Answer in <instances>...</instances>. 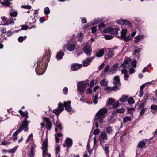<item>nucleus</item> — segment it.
Returning <instances> with one entry per match:
<instances>
[{"instance_id":"57","label":"nucleus","mask_w":157,"mask_h":157,"mask_svg":"<svg viewBox=\"0 0 157 157\" xmlns=\"http://www.w3.org/2000/svg\"><path fill=\"white\" fill-rule=\"evenodd\" d=\"M17 12H14L11 13L10 14V15L11 16L15 17L17 15Z\"/></svg>"},{"instance_id":"26","label":"nucleus","mask_w":157,"mask_h":157,"mask_svg":"<svg viewBox=\"0 0 157 157\" xmlns=\"http://www.w3.org/2000/svg\"><path fill=\"white\" fill-rule=\"evenodd\" d=\"M107 102L109 105H111L114 102V100L112 98H109Z\"/></svg>"},{"instance_id":"34","label":"nucleus","mask_w":157,"mask_h":157,"mask_svg":"<svg viewBox=\"0 0 157 157\" xmlns=\"http://www.w3.org/2000/svg\"><path fill=\"white\" fill-rule=\"evenodd\" d=\"M2 4L7 6H9L10 5V2L8 0H5L4 2L2 3Z\"/></svg>"},{"instance_id":"48","label":"nucleus","mask_w":157,"mask_h":157,"mask_svg":"<svg viewBox=\"0 0 157 157\" xmlns=\"http://www.w3.org/2000/svg\"><path fill=\"white\" fill-rule=\"evenodd\" d=\"M93 133L95 135L99 134L100 133V130L98 129H96L94 130Z\"/></svg>"},{"instance_id":"55","label":"nucleus","mask_w":157,"mask_h":157,"mask_svg":"<svg viewBox=\"0 0 157 157\" xmlns=\"http://www.w3.org/2000/svg\"><path fill=\"white\" fill-rule=\"evenodd\" d=\"M63 92L64 94H67L68 93V89L67 87H65L63 90Z\"/></svg>"},{"instance_id":"58","label":"nucleus","mask_w":157,"mask_h":157,"mask_svg":"<svg viewBox=\"0 0 157 157\" xmlns=\"http://www.w3.org/2000/svg\"><path fill=\"white\" fill-rule=\"evenodd\" d=\"M33 136V135L32 134L30 135L29 136H28L27 139L26 140V143H28L30 140V139H31V138H32Z\"/></svg>"},{"instance_id":"6","label":"nucleus","mask_w":157,"mask_h":157,"mask_svg":"<svg viewBox=\"0 0 157 157\" xmlns=\"http://www.w3.org/2000/svg\"><path fill=\"white\" fill-rule=\"evenodd\" d=\"M44 120L46 122V128L48 130H50L51 128L52 123L49 119L47 117H44Z\"/></svg>"},{"instance_id":"52","label":"nucleus","mask_w":157,"mask_h":157,"mask_svg":"<svg viewBox=\"0 0 157 157\" xmlns=\"http://www.w3.org/2000/svg\"><path fill=\"white\" fill-rule=\"evenodd\" d=\"M1 32L2 33H5L6 31V29L5 28H0Z\"/></svg>"},{"instance_id":"63","label":"nucleus","mask_w":157,"mask_h":157,"mask_svg":"<svg viewBox=\"0 0 157 157\" xmlns=\"http://www.w3.org/2000/svg\"><path fill=\"white\" fill-rule=\"evenodd\" d=\"M91 29L92 30V32L93 33H94L96 31L97 29L96 27L94 26L92 27Z\"/></svg>"},{"instance_id":"40","label":"nucleus","mask_w":157,"mask_h":157,"mask_svg":"<svg viewBox=\"0 0 157 157\" xmlns=\"http://www.w3.org/2000/svg\"><path fill=\"white\" fill-rule=\"evenodd\" d=\"M100 84L102 86H106L107 85V82L105 81V80L103 79L101 81Z\"/></svg>"},{"instance_id":"4","label":"nucleus","mask_w":157,"mask_h":157,"mask_svg":"<svg viewBox=\"0 0 157 157\" xmlns=\"http://www.w3.org/2000/svg\"><path fill=\"white\" fill-rule=\"evenodd\" d=\"M83 51L84 52L86 55L90 56L92 50L90 45L86 44L83 49Z\"/></svg>"},{"instance_id":"50","label":"nucleus","mask_w":157,"mask_h":157,"mask_svg":"<svg viewBox=\"0 0 157 157\" xmlns=\"http://www.w3.org/2000/svg\"><path fill=\"white\" fill-rule=\"evenodd\" d=\"M105 89L106 90H109L110 91H113V87H108L105 88Z\"/></svg>"},{"instance_id":"11","label":"nucleus","mask_w":157,"mask_h":157,"mask_svg":"<svg viewBox=\"0 0 157 157\" xmlns=\"http://www.w3.org/2000/svg\"><path fill=\"white\" fill-rule=\"evenodd\" d=\"M82 67V65L80 64L75 63L73 64L71 66V70L72 71L77 70L80 68Z\"/></svg>"},{"instance_id":"32","label":"nucleus","mask_w":157,"mask_h":157,"mask_svg":"<svg viewBox=\"0 0 157 157\" xmlns=\"http://www.w3.org/2000/svg\"><path fill=\"white\" fill-rule=\"evenodd\" d=\"M44 12L45 14H48L50 13L49 9L48 7H46L44 8Z\"/></svg>"},{"instance_id":"54","label":"nucleus","mask_w":157,"mask_h":157,"mask_svg":"<svg viewBox=\"0 0 157 157\" xmlns=\"http://www.w3.org/2000/svg\"><path fill=\"white\" fill-rule=\"evenodd\" d=\"M135 72V70L133 68H131L129 70L130 74H132Z\"/></svg>"},{"instance_id":"12","label":"nucleus","mask_w":157,"mask_h":157,"mask_svg":"<svg viewBox=\"0 0 157 157\" xmlns=\"http://www.w3.org/2000/svg\"><path fill=\"white\" fill-rule=\"evenodd\" d=\"M113 83L115 85L119 86L121 85L120 78L119 76H116L114 77Z\"/></svg>"},{"instance_id":"31","label":"nucleus","mask_w":157,"mask_h":157,"mask_svg":"<svg viewBox=\"0 0 157 157\" xmlns=\"http://www.w3.org/2000/svg\"><path fill=\"white\" fill-rule=\"evenodd\" d=\"M26 38L27 37L26 36H24V37L20 36L18 38V41L20 42H22L24 40L26 39Z\"/></svg>"},{"instance_id":"45","label":"nucleus","mask_w":157,"mask_h":157,"mask_svg":"<svg viewBox=\"0 0 157 157\" xmlns=\"http://www.w3.org/2000/svg\"><path fill=\"white\" fill-rule=\"evenodd\" d=\"M137 62L136 60L132 61L131 63L132 66V67L136 68V67Z\"/></svg>"},{"instance_id":"38","label":"nucleus","mask_w":157,"mask_h":157,"mask_svg":"<svg viewBox=\"0 0 157 157\" xmlns=\"http://www.w3.org/2000/svg\"><path fill=\"white\" fill-rule=\"evenodd\" d=\"M122 38H123L124 40L126 41H128L131 39V37L129 36H125L124 37H122Z\"/></svg>"},{"instance_id":"47","label":"nucleus","mask_w":157,"mask_h":157,"mask_svg":"<svg viewBox=\"0 0 157 157\" xmlns=\"http://www.w3.org/2000/svg\"><path fill=\"white\" fill-rule=\"evenodd\" d=\"M16 150V148H14L12 149L9 150L8 151V152L10 153H14Z\"/></svg>"},{"instance_id":"23","label":"nucleus","mask_w":157,"mask_h":157,"mask_svg":"<svg viewBox=\"0 0 157 157\" xmlns=\"http://www.w3.org/2000/svg\"><path fill=\"white\" fill-rule=\"evenodd\" d=\"M127 30L126 29H122L121 33V35L120 37L122 38L124 37V36H126L127 33Z\"/></svg>"},{"instance_id":"5","label":"nucleus","mask_w":157,"mask_h":157,"mask_svg":"<svg viewBox=\"0 0 157 157\" xmlns=\"http://www.w3.org/2000/svg\"><path fill=\"white\" fill-rule=\"evenodd\" d=\"M86 86V84L83 83V82L78 83L77 87L78 90L80 93L84 91Z\"/></svg>"},{"instance_id":"19","label":"nucleus","mask_w":157,"mask_h":157,"mask_svg":"<svg viewBox=\"0 0 157 157\" xmlns=\"http://www.w3.org/2000/svg\"><path fill=\"white\" fill-rule=\"evenodd\" d=\"M14 24V20L11 18L9 19L7 21H6L5 24H2L3 25H9L10 24Z\"/></svg>"},{"instance_id":"36","label":"nucleus","mask_w":157,"mask_h":157,"mask_svg":"<svg viewBox=\"0 0 157 157\" xmlns=\"http://www.w3.org/2000/svg\"><path fill=\"white\" fill-rule=\"evenodd\" d=\"M98 99V96L97 94H95L93 102L95 104L98 103L97 100Z\"/></svg>"},{"instance_id":"21","label":"nucleus","mask_w":157,"mask_h":157,"mask_svg":"<svg viewBox=\"0 0 157 157\" xmlns=\"http://www.w3.org/2000/svg\"><path fill=\"white\" fill-rule=\"evenodd\" d=\"M106 132L109 135H111L113 133V132L110 127H108L106 129Z\"/></svg>"},{"instance_id":"49","label":"nucleus","mask_w":157,"mask_h":157,"mask_svg":"<svg viewBox=\"0 0 157 157\" xmlns=\"http://www.w3.org/2000/svg\"><path fill=\"white\" fill-rule=\"evenodd\" d=\"M113 91H117L118 90H119L120 88L118 86H116V85H115L113 87Z\"/></svg>"},{"instance_id":"16","label":"nucleus","mask_w":157,"mask_h":157,"mask_svg":"<svg viewBox=\"0 0 157 157\" xmlns=\"http://www.w3.org/2000/svg\"><path fill=\"white\" fill-rule=\"evenodd\" d=\"M130 62L131 61L129 60H127L124 61L123 63L121 65V67L123 68L125 67L128 68L130 66V65L129 64H130Z\"/></svg>"},{"instance_id":"64","label":"nucleus","mask_w":157,"mask_h":157,"mask_svg":"<svg viewBox=\"0 0 157 157\" xmlns=\"http://www.w3.org/2000/svg\"><path fill=\"white\" fill-rule=\"evenodd\" d=\"M121 72L123 74L125 75L127 74L128 71L126 69H123L122 70Z\"/></svg>"},{"instance_id":"35","label":"nucleus","mask_w":157,"mask_h":157,"mask_svg":"<svg viewBox=\"0 0 157 157\" xmlns=\"http://www.w3.org/2000/svg\"><path fill=\"white\" fill-rule=\"evenodd\" d=\"M128 102L129 104H132L134 103V100L132 97H131L128 100Z\"/></svg>"},{"instance_id":"18","label":"nucleus","mask_w":157,"mask_h":157,"mask_svg":"<svg viewBox=\"0 0 157 157\" xmlns=\"http://www.w3.org/2000/svg\"><path fill=\"white\" fill-rule=\"evenodd\" d=\"M118 68V64L117 63L114 65L113 67L111 68L110 70V71L113 73L115 71H117Z\"/></svg>"},{"instance_id":"22","label":"nucleus","mask_w":157,"mask_h":157,"mask_svg":"<svg viewBox=\"0 0 157 157\" xmlns=\"http://www.w3.org/2000/svg\"><path fill=\"white\" fill-rule=\"evenodd\" d=\"M146 144L144 141H140L139 143L138 146L140 148H142L145 146Z\"/></svg>"},{"instance_id":"60","label":"nucleus","mask_w":157,"mask_h":157,"mask_svg":"<svg viewBox=\"0 0 157 157\" xmlns=\"http://www.w3.org/2000/svg\"><path fill=\"white\" fill-rule=\"evenodd\" d=\"M144 102L142 103H141L140 105H139V109H143V108L144 107Z\"/></svg>"},{"instance_id":"27","label":"nucleus","mask_w":157,"mask_h":157,"mask_svg":"<svg viewBox=\"0 0 157 157\" xmlns=\"http://www.w3.org/2000/svg\"><path fill=\"white\" fill-rule=\"evenodd\" d=\"M58 109L61 110L62 112L64 110V108L63 107V104L59 103L58 104Z\"/></svg>"},{"instance_id":"39","label":"nucleus","mask_w":157,"mask_h":157,"mask_svg":"<svg viewBox=\"0 0 157 157\" xmlns=\"http://www.w3.org/2000/svg\"><path fill=\"white\" fill-rule=\"evenodd\" d=\"M143 37L142 35H141V36L139 35V36H136L135 37L136 40H135V42L136 43L138 42L139 41V40L140 39L142 38Z\"/></svg>"},{"instance_id":"46","label":"nucleus","mask_w":157,"mask_h":157,"mask_svg":"<svg viewBox=\"0 0 157 157\" xmlns=\"http://www.w3.org/2000/svg\"><path fill=\"white\" fill-rule=\"evenodd\" d=\"M134 109L133 107L129 108L128 110V112L129 113L132 114V111H134Z\"/></svg>"},{"instance_id":"41","label":"nucleus","mask_w":157,"mask_h":157,"mask_svg":"<svg viewBox=\"0 0 157 157\" xmlns=\"http://www.w3.org/2000/svg\"><path fill=\"white\" fill-rule=\"evenodd\" d=\"M10 142H8L6 141L5 140H4L2 142V145H10Z\"/></svg>"},{"instance_id":"51","label":"nucleus","mask_w":157,"mask_h":157,"mask_svg":"<svg viewBox=\"0 0 157 157\" xmlns=\"http://www.w3.org/2000/svg\"><path fill=\"white\" fill-rule=\"evenodd\" d=\"M151 108L154 110H157V105H152L151 106Z\"/></svg>"},{"instance_id":"62","label":"nucleus","mask_w":157,"mask_h":157,"mask_svg":"<svg viewBox=\"0 0 157 157\" xmlns=\"http://www.w3.org/2000/svg\"><path fill=\"white\" fill-rule=\"evenodd\" d=\"M109 147L108 146H107L105 147L104 148V150L105 151L106 153H108V150Z\"/></svg>"},{"instance_id":"15","label":"nucleus","mask_w":157,"mask_h":157,"mask_svg":"<svg viewBox=\"0 0 157 157\" xmlns=\"http://www.w3.org/2000/svg\"><path fill=\"white\" fill-rule=\"evenodd\" d=\"M67 48L69 51H72L75 49V44L74 43H69L67 45Z\"/></svg>"},{"instance_id":"28","label":"nucleus","mask_w":157,"mask_h":157,"mask_svg":"<svg viewBox=\"0 0 157 157\" xmlns=\"http://www.w3.org/2000/svg\"><path fill=\"white\" fill-rule=\"evenodd\" d=\"M114 55V52L113 51L110 49H109L108 51V57L110 58L112 57Z\"/></svg>"},{"instance_id":"42","label":"nucleus","mask_w":157,"mask_h":157,"mask_svg":"<svg viewBox=\"0 0 157 157\" xmlns=\"http://www.w3.org/2000/svg\"><path fill=\"white\" fill-rule=\"evenodd\" d=\"M105 38L106 40H110L113 38V36L109 35H105Z\"/></svg>"},{"instance_id":"17","label":"nucleus","mask_w":157,"mask_h":157,"mask_svg":"<svg viewBox=\"0 0 157 157\" xmlns=\"http://www.w3.org/2000/svg\"><path fill=\"white\" fill-rule=\"evenodd\" d=\"M104 53V51L103 49L98 50L97 52L96 53V56L97 57H101L102 56Z\"/></svg>"},{"instance_id":"30","label":"nucleus","mask_w":157,"mask_h":157,"mask_svg":"<svg viewBox=\"0 0 157 157\" xmlns=\"http://www.w3.org/2000/svg\"><path fill=\"white\" fill-rule=\"evenodd\" d=\"M61 112L62 111L59 109H56L53 110V112L55 113L56 115H59Z\"/></svg>"},{"instance_id":"14","label":"nucleus","mask_w":157,"mask_h":157,"mask_svg":"<svg viewBox=\"0 0 157 157\" xmlns=\"http://www.w3.org/2000/svg\"><path fill=\"white\" fill-rule=\"evenodd\" d=\"M109 33L112 35H116L118 33V29L117 28L109 27Z\"/></svg>"},{"instance_id":"37","label":"nucleus","mask_w":157,"mask_h":157,"mask_svg":"<svg viewBox=\"0 0 157 157\" xmlns=\"http://www.w3.org/2000/svg\"><path fill=\"white\" fill-rule=\"evenodd\" d=\"M36 146L34 143H33L32 144L30 152H34V149L35 148Z\"/></svg>"},{"instance_id":"59","label":"nucleus","mask_w":157,"mask_h":157,"mask_svg":"<svg viewBox=\"0 0 157 157\" xmlns=\"http://www.w3.org/2000/svg\"><path fill=\"white\" fill-rule=\"evenodd\" d=\"M56 127L57 128H58L60 130H62V129L61 123H59V124H57V125H56Z\"/></svg>"},{"instance_id":"10","label":"nucleus","mask_w":157,"mask_h":157,"mask_svg":"<svg viewBox=\"0 0 157 157\" xmlns=\"http://www.w3.org/2000/svg\"><path fill=\"white\" fill-rule=\"evenodd\" d=\"M117 23L121 25H126L128 26H129L131 24V22L126 20H119L117 21Z\"/></svg>"},{"instance_id":"61","label":"nucleus","mask_w":157,"mask_h":157,"mask_svg":"<svg viewBox=\"0 0 157 157\" xmlns=\"http://www.w3.org/2000/svg\"><path fill=\"white\" fill-rule=\"evenodd\" d=\"M1 19L2 20L3 22L4 23V24H5L7 21V18L3 16L1 17Z\"/></svg>"},{"instance_id":"9","label":"nucleus","mask_w":157,"mask_h":157,"mask_svg":"<svg viewBox=\"0 0 157 157\" xmlns=\"http://www.w3.org/2000/svg\"><path fill=\"white\" fill-rule=\"evenodd\" d=\"M66 144H64L63 146L64 147H71L72 144V140L69 138H67L65 140Z\"/></svg>"},{"instance_id":"44","label":"nucleus","mask_w":157,"mask_h":157,"mask_svg":"<svg viewBox=\"0 0 157 157\" xmlns=\"http://www.w3.org/2000/svg\"><path fill=\"white\" fill-rule=\"evenodd\" d=\"M102 28H105V24L102 23H100L98 25V28L99 30H100Z\"/></svg>"},{"instance_id":"56","label":"nucleus","mask_w":157,"mask_h":157,"mask_svg":"<svg viewBox=\"0 0 157 157\" xmlns=\"http://www.w3.org/2000/svg\"><path fill=\"white\" fill-rule=\"evenodd\" d=\"M119 105V102L118 101H117L116 102V103H115L113 105V107L114 108H117L118 106Z\"/></svg>"},{"instance_id":"43","label":"nucleus","mask_w":157,"mask_h":157,"mask_svg":"<svg viewBox=\"0 0 157 157\" xmlns=\"http://www.w3.org/2000/svg\"><path fill=\"white\" fill-rule=\"evenodd\" d=\"M21 7L23 8L30 9L31 8V6L29 5H26L22 6Z\"/></svg>"},{"instance_id":"13","label":"nucleus","mask_w":157,"mask_h":157,"mask_svg":"<svg viewBox=\"0 0 157 157\" xmlns=\"http://www.w3.org/2000/svg\"><path fill=\"white\" fill-rule=\"evenodd\" d=\"M107 139V136L106 134L104 133H101L99 136V139L101 143L102 141V140H106Z\"/></svg>"},{"instance_id":"1","label":"nucleus","mask_w":157,"mask_h":157,"mask_svg":"<svg viewBox=\"0 0 157 157\" xmlns=\"http://www.w3.org/2000/svg\"><path fill=\"white\" fill-rule=\"evenodd\" d=\"M19 112L20 114L22 117L25 116V120L23 121L19 127V129L16 130V131L13 135V136L14 137L17 136L19 133H20L22 130H24L27 131L28 130V123L27 119L28 118V114L27 111H25L23 112L21 110H20Z\"/></svg>"},{"instance_id":"25","label":"nucleus","mask_w":157,"mask_h":157,"mask_svg":"<svg viewBox=\"0 0 157 157\" xmlns=\"http://www.w3.org/2000/svg\"><path fill=\"white\" fill-rule=\"evenodd\" d=\"M110 67V66L109 65H107L105 68L104 70L102 71L101 73L102 75H104L105 72H107L108 71Z\"/></svg>"},{"instance_id":"7","label":"nucleus","mask_w":157,"mask_h":157,"mask_svg":"<svg viewBox=\"0 0 157 157\" xmlns=\"http://www.w3.org/2000/svg\"><path fill=\"white\" fill-rule=\"evenodd\" d=\"M71 101H68L67 102H64L63 106L65 107V109L68 112L71 111L72 108L70 106Z\"/></svg>"},{"instance_id":"2","label":"nucleus","mask_w":157,"mask_h":157,"mask_svg":"<svg viewBox=\"0 0 157 157\" xmlns=\"http://www.w3.org/2000/svg\"><path fill=\"white\" fill-rule=\"evenodd\" d=\"M107 110L105 108H102L99 110L96 113L95 118V121H98L100 123L103 121V118L105 117Z\"/></svg>"},{"instance_id":"29","label":"nucleus","mask_w":157,"mask_h":157,"mask_svg":"<svg viewBox=\"0 0 157 157\" xmlns=\"http://www.w3.org/2000/svg\"><path fill=\"white\" fill-rule=\"evenodd\" d=\"M125 109L124 107H122L120 109H117V111L118 113H123L125 112Z\"/></svg>"},{"instance_id":"33","label":"nucleus","mask_w":157,"mask_h":157,"mask_svg":"<svg viewBox=\"0 0 157 157\" xmlns=\"http://www.w3.org/2000/svg\"><path fill=\"white\" fill-rule=\"evenodd\" d=\"M131 117L128 116H126L123 118V122L124 123H126L128 121H131Z\"/></svg>"},{"instance_id":"53","label":"nucleus","mask_w":157,"mask_h":157,"mask_svg":"<svg viewBox=\"0 0 157 157\" xmlns=\"http://www.w3.org/2000/svg\"><path fill=\"white\" fill-rule=\"evenodd\" d=\"M60 150V147L59 146H58L56 148L55 151H56V154H58L59 152V151Z\"/></svg>"},{"instance_id":"8","label":"nucleus","mask_w":157,"mask_h":157,"mask_svg":"<svg viewBox=\"0 0 157 157\" xmlns=\"http://www.w3.org/2000/svg\"><path fill=\"white\" fill-rule=\"evenodd\" d=\"M94 57H95V56L91 57L90 58H86L85 60L83 61V64L84 66L86 67L89 64L91 61L93 59Z\"/></svg>"},{"instance_id":"3","label":"nucleus","mask_w":157,"mask_h":157,"mask_svg":"<svg viewBox=\"0 0 157 157\" xmlns=\"http://www.w3.org/2000/svg\"><path fill=\"white\" fill-rule=\"evenodd\" d=\"M48 144V140L46 139L43 142L42 144V147H41V148L43 150V157H44L46 155L49 157L51 156V155L50 153H47Z\"/></svg>"},{"instance_id":"24","label":"nucleus","mask_w":157,"mask_h":157,"mask_svg":"<svg viewBox=\"0 0 157 157\" xmlns=\"http://www.w3.org/2000/svg\"><path fill=\"white\" fill-rule=\"evenodd\" d=\"M128 97L127 95H123L119 100L122 102H125L127 100Z\"/></svg>"},{"instance_id":"20","label":"nucleus","mask_w":157,"mask_h":157,"mask_svg":"<svg viewBox=\"0 0 157 157\" xmlns=\"http://www.w3.org/2000/svg\"><path fill=\"white\" fill-rule=\"evenodd\" d=\"M64 56V53L59 51L56 55V58L58 59H61Z\"/></svg>"}]
</instances>
